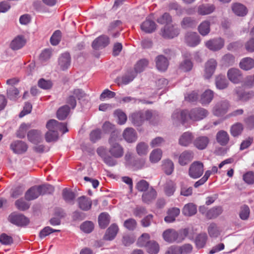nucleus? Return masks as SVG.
Masks as SVG:
<instances>
[{
    "label": "nucleus",
    "mask_w": 254,
    "mask_h": 254,
    "mask_svg": "<svg viewBox=\"0 0 254 254\" xmlns=\"http://www.w3.org/2000/svg\"><path fill=\"white\" fill-rule=\"evenodd\" d=\"M117 134L113 133L109 138L108 142L110 147L108 151L111 156L107 155L106 149L103 147H99L97 150V154L103 159L104 162L108 166H114L117 162L113 157L119 158L124 155V148L117 141Z\"/></svg>",
    "instance_id": "nucleus-1"
},
{
    "label": "nucleus",
    "mask_w": 254,
    "mask_h": 254,
    "mask_svg": "<svg viewBox=\"0 0 254 254\" xmlns=\"http://www.w3.org/2000/svg\"><path fill=\"white\" fill-rule=\"evenodd\" d=\"M153 115V113L151 111H138L131 114L129 119L134 126L140 127L145 121L151 119Z\"/></svg>",
    "instance_id": "nucleus-2"
},
{
    "label": "nucleus",
    "mask_w": 254,
    "mask_h": 254,
    "mask_svg": "<svg viewBox=\"0 0 254 254\" xmlns=\"http://www.w3.org/2000/svg\"><path fill=\"white\" fill-rule=\"evenodd\" d=\"M204 172V165L200 161H194L190 166L189 176L194 179L200 177Z\"/></svg>",
    "instance_id": "nucleus-3"
},
{
    "label": "nucleus",
    "mask_w": 254,
    "mask_h": 254,
    "mask_svg": "<svg viewBox=\"0 0 254 254\" xmlns=\"http://www.w3.org/2000/svg\"><path fill=\"white\" fill-rule=\"evenodd\" d=\"M46 127L49 130L48 131L58 132V131H60L63 133L68 131L66 126L64 123H60L54 119L50 120L47 122Z\"/></svg>",
    "instance_id": "nucleus-4"
},
{
    "label": "nucleus",
    "mask_w": 254,
    "mask_h": 254,
    "mask_svg": "<svg viewBox=\"0 0 254 254\" xmlns=\"http://www.w3.org/2000/svg\"><path fill=\"white\" fill-rule=\"evenodd\" d=\"M225 44L224 40L221 37H217L210 39L205 43V46L209 50L218 51L222 49Z\"/></svg>",
    "instance_id": "nucleus-5"
},
{
    "label": "nucleus",
    "mask_w": 254,
    "mask_h": 254,
    "mask_svg": "<svg viewBox=\"0 0 254 254\" xmlns=\"http://www.w3.org/2000/svg\"><path fill=\"white\" fill-rule=\"evenodd\" d=\"M208 114V111L202 108H195L188 112V117L193 121H198L203 119Z\"/></svg>",
    "instance_id": "nucleus-6"
},
{
    "label": "nucleus",
    "mask_w": 254,
    "mask_h": 254,
    "mask_svg": "<svg viewBox=\"0 0 254 254\" xmlns=\"http://www.w3.org/2000/svg\"><path fill=\"white\" fill-rule=\"evenodd\" d=\"M180 30L173 25H165L161 30L160 34L164 38L172 39L179 35Z\"/></svg>",
    "instance_id": "nucleus-7"
},
{
    "label": "nucleus",
    "mask_w": 254,
    "mask_h": 254,
    "mask_svg": "<svg viewBox=\"0 0 254 254\" xmlns=\"http://www.w3.org/2000/svg\"><path fill=\"white\" fill-rule=\"evenodd\" d=\"M8 220L11 223L19 226H26L29 223V220L24 215L12 213L8 217Z\"/></svg>",
    "instance_id": "nucleus-8"
},
{
    "label": "nucleus",
    "mask_w": 254,
    "mask_h": 254,
    "mask_svg": "<svg viewBox=\"0 0 254 254\" xmlns=\"http://www.w3.org/2000/svg\"><path fill=\"white\" fill-rule=\"evenodd\" d=\"M229 107V104L227 101L218 102L213 108V113L217 117L222 116L227 112Z\"/></svg>",
    "instance_id": "nucleus-9"
},
{
    "label": "nucleus",
    "mask_w": 254,
    "mask_h": 254,
    "mask_svg": "<svg viewBox=\"0 0 254 254\" xmlns=\"http://www.w3.org/2000/svg\"><path fill=\"white\" fill-rule=\"evenodd\" d=\"M185 41L189 46L195 47L200 42V38L197 33L188 32L186 34Z\"/></svg>",
    "instance_id": "nucleus-10"
},
{
    "label": "nucleus",
    "mask_w": 254,
    "mask_h": 254,
    "mask_svg": "<svg viewBox=\"0 0 254 254\" xmlns=\"http://www.w3.org/2000/svg\"><path fill=\"white\" fill-rule=\"evenodd\" d=\"M217 65L216 61L213 59L209 60L205 64L204 76L206 79L210 78L213 74Z\"/></svg>",
    "instance_id": "nucleus-11"
},
{
    "label": "nucleus",
    "mask_w": 254,
    "mask_h": 254,
    "mask_svg": "<svg viewBox=\"0 0 254 254\" xmlns=\"http://www.w3.org/2000/svg\"><path fill=\"white\" fill-rule=\"evenodd\" d=\"M10 148L15 153L22 154L27 151L28 146L22 141L16 140L11 143Z\"/></svg>",
    "instance_id": "nucleus-12"
},
{
    "label": "nucleus",
    "mask_w": 254,
    "mask_h": 254,
    "mask_svg": "<svg viewBox=\"0 0 254 254\" xmlns=\"http://www.w3.org/2000/svg\"><path fill=\"white\" fill-rule=\"evenodd\" d=\"M109 43V38L107 36L102 35L93 41L92 47L95 50H98L106 47Z\"/></svg>",
    "instance_id": "nucleus-13"
},
{
    "label": "nucleus",
    "mask_w": 254,
    "mask_h": 254,
    "mask_svg": "<svg viewBox=\"0 0 254 254\" xmlns=\"http://www.w3.org/2000/svg\"><path fill=\"white\" fill-rule=\"evenodd\" d=\"M164 240L169 243L178 241L180 234L173 229H168L165 230L162 234Z\"/></svg>",
    "instance_id": "nucleus-14"
},
{
    "label": "nucleus",
    "mask_w": 254,
    "mask_h": 254,
    "mask_svg": "<svg viewBox=\"0 0 254 254\" xmlns=\"http://www.w3.org/2000/svg\"><path fill=\"white\" fill-rule=\"evenodd\" d=\"M193 158V152L190 150H185L179 156L178 162L181 166H185Z\"/></svg>",
    "instance_id": "nucleus-15"
},
{
    "label": "nucleus",
    "mask_w": 254,
    "mask_h": 254,
    "mask_svg": "<svg viewBox=\"0 0 254 254\" xmlns=\"http://www.w3.org/2000/svg\"><path fill=\"white\" fill-rule=\"evenodd\" d=\"M174 123L177 124L179 123H185L189 118L188 111L187 110L182 111H176L172 116Z\"/></svg>",
    "instance_id": "nucleus-16"
},
{
    "label": "nucleus",
    "mask_w": 254,
    "mask_h": 254,
    "mask_svg": "<svg viewBox=\"0 0 254 254\" xmlns=\"http://www.w3.org/2000/svg\"><path fill=\"white\" fill-rule=\"evenodd\" d=\"M123 136L125 140L129 143L135 141L137 138V133L132 127L126 128L123 133Z\"/></svg>",
    "instance_id": "nucleus-17"
},
{
    "label": "nucleus",
    "mask_w": 254,
    "mask_h": 254,
    "mask_svg": "<svg viewBox=\"0 0 254 254\" xmlns=\"http://www.w3.org/2000/svg\"><path fill=\"white\" fill-rule=\"evenodd\" d=\"M27 138L29 141L34 144L40 143L43 139L41 131L36 129H32L28 131Z\"/></svg>",
    "instance_id": "nucleus-18"
},
{
    "label": "nucleus",
    "mask_w": 254,
    "mask_h": 254,
    "mask_svg": "<svg viewBox=\"0 0 254 254\" xmlns=\"http://www.w3.org/2000/svg\"><path fill=\"white\" fill-rule=\"evenodd\" d=\"M58 64L62 70L67 69L70 64V56L69 53H64L62 54L59 58Z\"/></svg>",
    "instance_id": "nucleus-19"
},
{
    "label": "nucleus",
    "mask_w": 254,
    "mask_h": 254,
    "mask_svg": "<svg viewBox=\"0 0 254 254\" xmlns=\"http://www.w3.org/2000/svg\"><path fill=\"white\" fill-rule=\"evenodd\" d=\"M78 207L83 211H88L90 210L92 206L91 200L85 196H82L78 197L77 199Z\"/></svg>",
    "instance_id": "nucleus-20"
},
{
    "label": "nucleus",
    "mask_w": 254,
    "mask_h": 254,
    "mask_svg": "<svg viewBox=\"0 0 254 254\" xmlns=\"http://www.w3.org/2000/svg\"><path fill=\"white\" fill-rule=\"evenodd\" d=\"M40 195L38 186H35L27 190L25 194V198L28 201H30L36 199Z\"/></svg>",
    "instance_id": "nucleus-21"
},
{
    "label": "nucleus",
    "mask_w": 254,
    "mask_h": 254,
    "mask_svg": "<svg viewBox=\"0 0 254 254\" xmlns=\"http://www.w3.org/2000/svg\"><path fill=\"white\" fill-rule=\"evenodd\" d=\"M229 79L234 83H239L242 79L241 71L237 68H231L227 72Z\"/></svg>",
    "instance_id": "nucleus-22"
},
{
    "label": "nucleus",
    "mask_w": 254,
    "mask_h": 254,
    "mask_svg": "<svg viewBox=\"0 0 254 254\" xmlns=\"http://www.w3.org/2000/svg\"><path fill=\"white\" fill-rule=\"evenodd\" d=\"M193 139L192 134L189 131L183 133L179 138V144L182 146L187 147L192 143Z\"/></svg>",
    "instance_id": "nucleus-23"
},
{
    "label": "nucleus",
    "mask_w": 254,
    "mask_h": 254,
    "mask_svg": "<svg viewBox=\"0 0 254 254\" xmlns=\"http://www.w3.org/2000/svg\"><path fill=\"white\" fill-rule=\"evenodd\" d=\"M209 142V139L206 136H200L196 137L194 141V146L199 150L205 149Z\"/></svg>",
    "instance_id": "nucleus-24"
},
{
    "label": "nucleus",
    "mask_w": 254,
    "mask_h": 254,
    "mask_svg": "<svg viewBox=\"0 0 254 254\" xmlns=\"http://www.w3.org/2000/svg\"><path fill=\"white\" fill-rule=\"evenodd\" d=\"M217 142L221 146L226 145L229 141V135L225 130L219 131L216 135Z\"/></svg>",
    "instance_id": "nucleus-25"
},
{
    "label": "nucleus",
    "mask_w": 254,
    "mask_h": 254,
    "mask_svg": "<svg viewBox=\"0 0 254 254\" xmlns=\"http://www.w3.org/2000/svg\"><path fill=\"white\" fill-rule=\"evenodd\" d=\"M156 64L157 69L161 71L166 70L169 65L168 59L163 55H159L156 58Z\"/></svg>",
    "instance_id": "nucleus-26"
},
{
    "label": "nucleus",
    "mask_w": 254,
    "mask_h": 254,
    "mask_svg": "<svg viewBox=\"0 0 254 254\" xmlns=\"http://www.w3.org/2000/svg\"><path fill=\"white\" fill-rule=\"evenodd\" d=\"M223 211V208L220 206L213 207L208 210L205 217L208 219H215L221 215Z\"/></svg>",
    "instance_id": "nucleus-27"
},
{
    "label": "nucleus",
    "mask_w": 254,
    "mask_h": 254,
    "mask_svg": "<svg viewBox=\"0 0 254 254\" xmlns=\"http://www.w3.org/2000/svg\"><path fill=\"white\" fill-rule=\"evenodd\" d=\"M156 196L157 193L155 190L152 188H150L147 191L143 193L142 198L144 202L148 204L154 200Z\"/></svg>",
    "instance_id": "nucleus-28"
},
{
    "label": "nucleus",
    "mask_w": 254,
    "mask_h": 254,
    "mask_svg": "<svg viewBox=\"0 0 254 254\" xmlns=\"http://www.w3.org/2000/svg\"><path fill=\"white\" fill-rule=\"evenodd\" d=\"M156 24L151 20L146 19L141 25V29L145 33H150L155 30Z\"/></svg>",
    "instance_id": "nucleus-29"
},
{
    "label": "nucleus",
    "mask_w": 254,
    "mask_h": 254,
    "mask_svg": "<svg viewBox=\"0 0 254 254\" xmlns=\"http://www.w3.org/2000/svg\"><path fill=\"white\" fill-rule=\"evenodd\" d=\"M118 231L119 228L118 226L115 224H112L107 229L104 235V239L109 241L114 239L117 235Z\"/></svg>",
    "instance_id": "nucleus-30"
},
{
    "label": "nucleus",
    "mask_w": 254,
    "mask_h": 254,
    "mask_svg": "<svg viewBox=\"0 0 254 254\" xmlns=\"http://www.w3.org/2000/svg\"><path fill=\"white\" fill-rule=\"evenodd\" d=\"M180 210L179 208L174 207L168 210L167 216L164 218L167 223H172L175 221L176 218L179 215Z\"/></svg>",
    "instance_id": "nucleus-31"
},
{
    "label": "nucleus",
    "mask_w": 254,
    "mask_h": 254,
    "mask_svg": "<svg viewBox=\"0 0 254 254\" xmlns=\"http://www.w3.org/2000/svg\"><path fill=\"white\" fill-rule=\"evenodd\" d=\"M232 9L233 12L239 16H244L247 13L246 7L240 3H235L232 5Z\"/></svg>",
    "instance_id": "nucleus-32"
},
{
    "label": "nucleus",
    "mask_w": 254,
    "mask_h": 254,
    "mask_svg": "<svg viewBox=\"0 0 254 254\" xmlns=\"http://www.w3.org/2000/svg\"><path fill=\"white\" fill-rule=\"evenodd\" d=\"M214 97L213 92L207 89L205 90L201 95L200 101L203 105H207L209 104L212 100Z\"/></svg>",
    "instance_id": "nucleus-33"
},
{
    "label": "nucleus",
    "mask_w": 254,
    "mask_h": 254,
    "mask_svg": "<svg viewBox=\"0 0 254 254\" xmlns=\"http://www.w3.org/2000/svg\"><path fill=\"white\" fill-rule=\"evenodd\" d=\"M197 212L196 206L192 203L186 204L182 210L184 215L191 216L196 214Z\"/></svg>",
    "instance_id": "nucleus-34"
},
{
    "label": "nucleus",
    "mask_w": 254,
    "mask_h": 254,
    "mask_svg": "<svg viewBox=\"0 0 254 254\" xmlns=\"http://www.w3.org/2000/svg\"><path fill=\"white\" fill-rule=\"evenodd\" d=\"M210 22L207 20L202 21L198 26L199 34L203 36L207 35L210 31Z\"/></svg>",
    "instance_id": "nucleus-35"
},
{
    "label": "nucleus",
    "mask_w": 254,
    "mask_h": 254,
    "mask_svg": "<svg viewBox=\"0 0 254 254\" xmlns=\"http://www.w3.org/2000/svg\"><path fill=\"white\" fill-rule=\"evenodd\" d=\"M207 240L206 233H200L196 236L195 239V244L197 249H201L204 247Z\"/></svg>",
    "instance_id": "nucleus-36"
},
{
    "label": "nucleus",
    "mask_w": 254,
    "mask_h": 254,
    "mask_svg": "<svg viewBox=\"0 0 254 254\" xmlns=\"http://www.w3.org/2000/svg\"><path fill=\"white\" fill-rule=\"evenodd\" d=\"M215 85L219 89H224L228 85V82L224 75H219L215 78Z\"/></svg>",
    "instance_id": "nucleus-37"
},
{
    "label": "nucleus",
    "mask_w": 254,
    "mask_h": 254,
    "mask_svg": "<svg viewBox=\"0 0 254 254\" xmlns=\"http://www.w3.org/2000/svg\"><path fill=\"white\" fill-rule=\"evenodd\" d=\"M254 66V60L251 58H245L240 63V67L245 70H250Z\"/></svg>",
    "instance_id": "nucleus-38"
},
{
    "label": "nucleus",
    "mask_w": 254,
    "mask_h": 254,
    "mask_svg": "<svg viewBox=\"0 0 254 254\" xmlns=\"http://www.w3.org/2000/svg\"><path fill=\"white\" fill-rule=\"evenodd\" d=\"M25 40L22 36H17L12 41L10 47L14 50H18L25 45Z\"/></svg>",
    "instance_id": "nucleus-39"
},
{
    "label": "nucleus",
    "mask_w": 254,
    "mask_h": 254,
    "mask_svg": "<svg viewBox=\"0 0 254 254\" xmlns=\"http://www.w3.org/2000/svg\"><path fill=\"white\" fill-rule=\"evenodd\" d=\"M176 190V184L171 180L166 182L164 186V191L165 194L168 196L174 194Z\"/></svg>",
    "instance_id": "nucleus-40"
},
{
    "label": "nucleus",
    "mask_w": 254,
    "mask_h": 254,
    "mask_svg": "<svg viewBox=\"0 0 254 254\" xmlns=\"http://www.w3.org/2000/svg\"><path fill=\"white\" fill-rule=\"evenodd\" d=\"M70 112L67 105H64L60 108L57 112V117L60 120H64L66 118Z\"/></svg>",
    "instance_id": "nucleus-41"
},
{
    "label": "nucleus",
    "mask_w": 254,
    "mask_h": 254,
    "mask_svg": "<svg viewBox=\"0 0 254 254\" xmlns=\"http://www.w3.org/2000/svg\"><path fill=\"white\" fill-rule=\"evenodd\" d=\"M110 216L106 213H102L98 217V223L101 228H105L110 223Z\"/></svg>",
    "instance_id": "nucleus-42"
},
{
    "label": "nucleus",
    "mask_w": 254,
    "mask_h": 254,
    "mask_svg": "<svg viewBox=\"0 0 254 254\" xmlns=\"http://www.w3.org/2000/svg\"><path fill=\"white\" fill-rule=\"evenodd\" d=\"M146 248L149 254H157L160 249L159 244L153 240L149 242Z\"/></svg>",
    "instance_id": "nucleus-43"
},
{
    "label": "nucleus",
    "mask_w": 254,
    "mask_h": 254,
    "mask_svg": "<svg viewBox=\"0 0 254 254\" xmlns=\"http://www.w3.org/2000/svg\"><path fill=\"white\" fill-rule=\"evenodd\" d=\"M215 9L213 5H201L198 6L197 12L199 14L204 15L210 14Z\"/></svg>",
    "instance_id": "nucleus-44"
},
{
    "label": "nucleus",
    "mask_w": 254,
    "mask_h": 254,
    "mask_svg": "<svg viewBox=\"0 0 254 254\" xmlns=\"http://www.w3.org/2000/svg\"><path fill=\"white\" fill-rule=\"evenodd\" d=\"M136 76V72L133 69H131L122 76L121 82L124 84H127L132 81Z\"/></svg>",
    "instance_id": "nucleus-45"
},
{
    "label": "nucleus",
    "mask_w": 254,
    "mask_h": 254,
    "mask_svg": "<svg viewBox=\"0 0 254 254\" xmlns=\"http://www.w3.org/2000/svg\"><path fill=\"white\" fill-rule=\"evenodd\" d=\"M181 25L184 29L192 28L195 26L196 22L194 19L190 17H186L181 21Z\"/></svg>",
    "instance_id": "nucleus-46"
},
{
    "label": "nucleus",
    "mask_w": 254,
    "mask_h": 254,
    "mask_svg": "<svg viewBox=\"0 0 254 254\" xmlns=\"http://www.w3.org/2000/svg\"><path fill=\"white\" fill-rule=\"evenodd\" d=\"M235 62V57L231 54H227L224 55L221 59L223 65L226 66L232 65Z\"/></svg>",
    "instance_id": "nucleus-47"
},
{
    "label": "nucleus",
    "mask_w": 254,
    "mask_h": 254,
    "mask_svg": "<svg viewBox=\"0 0 254 254\" xmlns=\"http://www.w3.org/2000/svg\"><path fill=\"white\" fill-rule=\"evenodd\" d=\"M174 163L170 160H166L163 161L162 169L167 175H171L174 170Z\"/></svg>",
    "instance_id": "nucleus-48"
},
{
    "label": "nucleus",
    "mask_w": 254,
    "mask_h": 254,
    "mask_svg": "<svg viewBox=\"0 0 254 254\" xmlns=\"http://www.w3.org/2000/svg\"><path fill=\"white\" fill-rule=\"evenodd\" d=\"M150 235L148 233L142 234L138 239L137 241V245L140 247H146L148 243L150 242Z\"/></svg>",
    "instance_id": "nucleus-49"
},
{
    "label": "nucleus",
    "mask_w": 254,
    "mask_h": 254,
    "mask_svg": "<svg viewBox=\"0 0 254 254\" xmlns=\"http://www.w3.org/2000/svg\"><path fill=\"white\" fill-rule=\"evenodd\" d=\"M103 130L106 133H111V135H112L113 133H115L117 134V137H118L119 132L115 130V126L108 122H106L102 126Z\"/></svg>",
    "instance_id": "nucleus-50"
},
{
    "label": "nucleus",
    "mask_w": 254,
    "mask_h": 254,
    "mask_svg": "<svg viewBox=\"0 0 254 254\" xmlns=\"http://www.w3.org/2000/svg\"><path fill=\"white\" fill-rule=\"evenodd\" d=\"M148 64V61L147 60L142 59L136 64L133 70L137 74L138 72H142Z\"/></svg>",
    "instance_id": "nucleus-51"
},
{
    "label": "nucleus",
    "mask_w": 254,
    "mask_h": 254,
    "mask_svg": "<svg viewBox=\"0 0 254 254\" xmlns=\"http://www.w3.org/2000/svg\"><path fill=\"white\" fill-rule=\"evenodd\" d=\"M162 152L160 149L153 150L150 155V160L151 162L156 163L158 162L162 157Z\"/></svg>",
    "instance_id": "nucleus-52"
},
{
    "label": "nucleus",
    "mask_w": 254,
    "mask_h": 254,
    "mask_svg": "<svg viewBox=\"0 0 254 254\" xmlns=\"http://www.w3.org/2000/svg\"><path fill=\"white\" fill-rule=\"evenodd\" d=\"M41 195L51 194L54 191V188L49 184L38 186Z\"/></svg>",
    "instance_id": "nucleus-53"
},
{
    "label": "nucleus",
    "mask_w": 254,
    "mask_h": 254,
    "mask_svg": "<svg viewBox=\"0 0 254 254\" xmlns=\"http://www.w3.org/2000/svg\"><path fill=\"white\" fill-rule=\"evenodd\" d=\"M208 232L211 237H217L220 235V231L216 224L212 223L208 228Z\"/></svg>",
    "instance_id": "nucleus-54"
},
{
    "label": "nucleus",
    "mask_w": 254,
    "mask_h": 254,
    "mask_svg": "<svg viewBox=\"0 0 254 254\" xmlns=\"http://www.w3.org/2000/svg\"><path fill=\"white\" fill-rule=\"evenodd\" d=\"M15 205L16 208L21 211L26 210L30 207V204L24 200L23 198H20L16 200Z\"/></svg>",
    "instance_id": "nucleus-55"
},
{
    "label": "nucleus",
    "mask_w": 254,
    "mask_h": 254,
    "mask_svg": "<svg viewBox=\"0 0 254 254\" xmlns=\"http://www.w3.org/2000/svg\"><path fill=\"white\" fill-rule=\"evenodd\" d=\"M63 196L64 200L68 203L72 202L75 197L74 193L67 189L63 190Z\"/></svg>",
    "instance_id": "nucleus-56"
},
{
    "label": "nucleus",
    "mask_w": 254,
    "mask_h": 254,
    "mask_svg": "<svg viewBox=\"0 0 254 254\" xmlns=\"http://www.w3.org/2000/svg\"><path fill=\"white\" fill-rule=\"evenodd\" d=\"M243 130V125L240 123H236L231 127V133L233 136H237L240 134Z\"/></svg>",
    "instance_id": "nucleus-57"
},
{
    "label": "nucleus",
    "mask_w": 254,
    "mask_h": 254,
    "mask_svg": "<svg viewBox=\"0 0 254 254\" xmlns=\"http://www.w3.org/2000/svg\"><path fill=\"white\" fill-rule=\"evenodd\" d=\"M158 23L161 24L169 25L172 22V17L168 13H165L157 19Z\"/></svg>",
    "instance_id": "nucleus-58"
},
{
    "label": "nucleus",
    "mask_w": 254,
    "mask_h": 254,
    "mask_svg": "<svg viewBox=\"0 0 254 254\" xmlns=\"http://www.w3.org/2000/svg\"><path fill=\"white\" fill-rule=\"evenodd\" d=\"M30 127L29 125H27L26 124H22L19 129L17 131L16 136L17 137L23 138L25 137L26 133L28 129H29Z\"/></svg>",
    "instance_id": "nucleus-59"
},
{
    "label": "nucleus",
    "mask_w": 254,
    "mask_h": 254,
    "mask_svg": "<svg viewBox=\"0 0 254 254\" xmlns=\"http://www.w3.org/2000/svg\"><path fill=\"white\" fill-rule=\"evenodd\" d=\"M148 145L144 142H140L137 144L136 149L137 153L139 155L147 154L148 152Z\"/></svg>",
    "instance_id": "nucleus-60"
},
{
    "label": "nucleus",
    "mask_w": 254,
    "mask_h": 254,
    "mask_svg": "<svg viewBox=\"0 0 254 254\" xmlns=\"http://www.w3.org/2000/svg\"><path fill=\"white\" fill-rule=\"evenodd\" d=\"M114 114L118 117L119 124L124 125L127 122V116L126 114L121 110H116L114 112Z\"/></svg>",
    "instance_id": "nucleus-61"
},
{
    "label": "nucleus",
    "mask_w": 254,
    "mask_h": 254,
    "mask_svg": "<svg viewBox=\"0 0 254 254\" xmlns=\"http://www.w3.org/2000/svg\"><path fill=\"white\" fill-rule=\"evenodd\" d=\"M250 212V210L248 206L244 205L241 207L239 216L243 220H247L249 217Z\"/></svg>",
    "instance_id": "nucleus-62"
},
{
    "label": "nucleus",
    "mask_w": 254,
    "mask_h": 254,
    "mask_svg": "<svg viewBox=\"0 0 254 254\" xmlns=\"http://www.w3.org/2000/svg\"><path fill=\"white\" fill-rule=\"evenodd\" d=\"M19 93V90L13 86L10 87L7 90V97L10 100H16Z\"/></svg>",
    "instance_id": "nucleus-63"
},
{
    "label": "nucleus",
    "mask_w": 254,
    "mask_h": 254,
    "mask_svg": "<svg viewBox=\"0 0 254 254\" xmlns=\"http://www.w3.org/2000/svg\"><path fill=\"white\" fill-rule=\"evenodd\" d=\"M80 229L85 233H89L94 229V224L91 221H86L80 225Z\"/></svg>",
    "instance_id": "nucleus-64"
}]
</instances>
